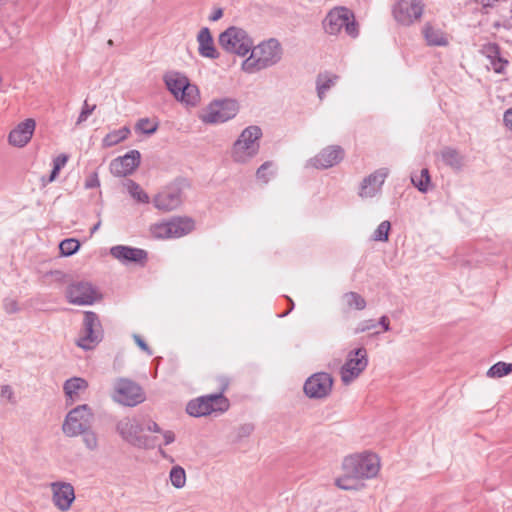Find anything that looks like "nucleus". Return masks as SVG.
Listing matches in <instances>:
<instances>
[{"mask_svg":"<svg viewBox=\"0 0 512 512\" xmlns=\"http://www.w3.org/2000/svg\"><path fill=\"white\" fill-rule=\"evenodd\" d=\"M228 408L229 401L224 395L211 394L191 400L187 404L186 411L193 417H201L212 412H225Z\"/></svg>","mask_w":512,"mask_h":512,"instance_id":"13","label":"nucleus"},{"mask_svg":"<svg viewBox=\"0 0 512 512\" xmlns=\"http://www.w3.org/2000/svg\"><path fill=\"white\" fill-rule=\"evenodd\" d=\"M133 339L135 343L139 346L141 350L146 352L149 356L153 354L152 350L149 348V346L146 344V342L141 338L140 335L134 334Z\"/></svg>","mask_w":512,"mask_h":512,"instance_id":"50","label":"nucleus"},{"mask_svg":"<svg viewBox=\"0 0 512 512\" xmlns=\"http://www.w3.org/2000/svg\"><path fill=\"white\" fill-rule=\"evenodd\" d=\"M274 166L275 165L272 161L264 162L256 171L257 179L267 184L275 174V171L273 170Z\"/></svg>","mask_w":512,"mask_h":512,"instance_id":"38","label":"nucleus"},{"mask_svg":"<svg viewBox=\"0 0 512 512\" xmlns=\"http://www.w3.org/2000/svg\"><path fill=\"white\" fill-rule=\"evenodd\" d=\"M96 108V105H92V106H89L87 104V101L84 102V105H83V108L80 112V115L77 119V124H80L84 121L87 120V118L93 113V111L95 110Z\"/></svg>","mask_w":512,"mask_h":512,"instance_id":"45","label":"nucleus"},{"mask_svg":"<svg viewBox=\"0 0 512 512\" xmlns=\"http://www.w3.org/2000/svg\"><path fill=\"white\" fill-rule=\"evenodd\" d=\"M144 427L137 418L124 417L116 423V431L130 445L140 449H153L160 446L157 437L142 435Z\"/></svg>","mask_w":512,"mask_h":512,"instance_id":"5","label":"nucleus"},{"mask_svg":"<svg viewBox=\"0 0 512 512\" xmlns=\"http://www.w3.org/2000/svg\"><path fill=\"white\" fill-rule=\"evenodd\" d=\"M68 159L69 156L67 154H60L53 159V169L50 176L47 179L44 177L42 178V184L44 186L56 180L60 170L66 165Z\"/></svg>","mask_w":512,"mask_h":512,"instance_id":"33","label":"nucleus"},{"mask_svg":"<svg viewBox=\"0 0 512 512\" xmlns=\"http://www.w3.org/2000/svg\"><path fill=\"white\" fill-rule=\"evenodd\" d=\"M288 300H289V302H290V304H291V308H290V310H292V309H293V307H294V302H293V301H292V299H290V298H288Z\"/></svg>","mask_w":512,"mask_h":512,"instance_id":"58","label":"nucleus"},{"mask_svg":"<svg viewBox=\"0 0 512 512\" xmlns=\"http://www.w3.org/2000/svg\"><path fill=\"white\" fill-rule=\"evenodd\" d=\"M146 429L153 433L160 434L162 432V429L160 428V426L154 421H149L146 425Z\"/></svg>","mask_w":512,"mask_h":512,"instance_id":"55","label":"nucleus"},{"mask_svg":"<svg viewBox=\"0 0 512 512\" xmlns=\"http://www.w3.org/2000/svg\"><path fill=\"white\" fill-rule=\"evenodd\" d=\"M422 33L429 46H447L449 44L446 33L430 23L424 25Z\"/></svg>","mask_w":512,"mask_h":512,"instance_id":"27","label":"nucleus"},{"mask_svg":"<svg viewBox=\"0 0 512 512\" xmlns=\"http://www.w3.org/2000/svg\"><path fill=\"white\" fill-rule=\"evenodd\" d=\"M423 10L421 0H400L393 8V15L399 24L409 26L421 18Z\"/></svg>","mask_w":512,"mask_h":512,"instance_id":"17","label":"nucleus"},{"mask_svg":"<svg viewBox=\"0 0 512 512\" xmlns=\"http://www.w3.org/2000/svg\"><path fill=\"white\" fill-rule=\"evenodd\" d=\"M443 163L455 171H460L464 165V156L452 147H444L440 152Z\"/></svg>","mask_w":512,"mask_h":512,"instance_id":"28","label":"nucleus"},{"mask_svg":"<svg viewBox=\"0 0 512 512\" xmlns=\"http://www.w3.org/2000/svg\"><path fill=\"white\" fill-rule=\"evenodd\" d=\"M379 324L382 326L384 331H389L390 330V321H389V318L386 315H383L379 319Z\"/></svg>","mask_w":512,"mask_h":512,"instance_id":"57","label":"nucleus"},{"mask_svg":"<svg viewBox=\"0 0 512 512\" xmlns=\"http://www.w3.org/2000/svg\"><path fill=\"white\" fill-rule=\"evenodd\" d=\"M164 83L176 100L186 106L195 107L200 103V91L188 77L178 71H169L163 77Z\"/></svg>","mask_w":512,"mask_h":512,"instance_id":"2","label":"nucleus"},{"mask_svg":"<svg viewBox=\"0 0 512 512\" xmlns=\"http://www.w3.org/2000/svg\"><path fill=\"white\" fill-rule=\"evenodd\" d=\"M110 254L123 264H143L147 260V252L145 250L124 245L111 247Z\"/></svg>","mask_w":512,"mask_h":512,"instance_id":"24","label":"nucleus"},{"mask_svg":"<svg viewBox=\"0 0 512 512\" xmlns=\"http://www.w3.org/2000/svg\"><path fill=\"white\" fill-rule=\"evenodd\" d=\"M135 129L144 134H153L158 129V123H153L149 118H141L135 126Z\"/></svg>","mask_w":512,"mask_h":512,"instance_id":"42","label":"nucleus"},{"mask_svg":"<svg viewBox=\"0 0 512 512\" xmlns=\"http://www.w3.org/2000/svg\"><path fill=\"white\" fill-rule=\"evenodd\" d=\"M332 386V376L326 372H318L305 381L303 389L309 398L322 399L330 394Z\"/></svg>","mask_w":512,"mask_h":512,"instance_id":"18","label":"nucleus"},{"mask_svg":"<svg viewBox=\"0 0 512 512\" xmlns=\"http://www.w3.org/2000/svg\"><path fill=\"white\" fill-rule=\"evenodd\" d=\"M216 381L218 382V388L219 391L217 394L223 395L224 392L228 389L230 384V379L227 376L221 375L216 378Z\"/></svg>","mask_w":512,"mask_h":512,"instance_id":"48","label":"nucleus"},{"mask_svg":"<svg viewBox=\"0 0 512 512\" xmlns=\"http://www.w3.org/2000/svg\"><path fill=\"white\" fill-rule=\"evenodd\" d=\"M376 327V323L374 320L372 319H369V320H364V321H361L357 328H356V333H362V332H366L368 330H371L373 328Z\"/></svg>","mask_w":512,"mask_h":512,"instance_id":"47","label":"nucleus"},{"mask_svg":"<svg viewBox=\"0 0 512 512\" xmlns=\"http://www.w3.org/2000/svg\"><path fill=\"white\" fill-rule=\"evenodd\" d=\"M198 52L202 57L209 59H217L219 57V53L216 50L213 42V38L209 28L203 27L198 35Z\"/></svg>","mask_w":512,"mask_h":512,"instance_id":"26","label":"nucleus"},{"mask_svg":"<svg viewBox=\"0 0 512 512\" xmlns=\"http://www.w3.org/2000/svg\"><path fill=\"white\" fill-rule=\"evenodd\" d=\"M194 227L195 222L190 217H172L151 225L150 233L156 239L179 238L192 232Z\"/></svg>","mask_w":512,"mask_h":512,"instance_id":"7","label":"nucleus"},{"mask_svg":"<svg viewBox=\"0 0 512 512\" xmlns=\"http://www.w3.org/2000/svg\"><path fill=\"white\" fill-rule=\"evenodd\" d=\"M4 309L7 313H16L19 310L18 303L14 299H5L3 303Z\"/></svg>","mask_w":512,"mask_h":512,"instance_id":"49","label":"nucleus"},{"mask_svg":"<svg viewBox=\"0 0 512 512\" xmlns=\"http://www.w3.org/2000/svg\"><path fill=\"white\" fill-rule=\"evenodd\" d=\"M141 155L138 150H131L124 156L118 157L111 161L110 171L118 177L132 174L140 164Z\"/></svg>","mask_w":512,"mask_h":512,"instance_id":"22","label":"nucleus"},{"mask_svg":"<svg viewBox=\"0 0 512 512\" xmlns=\"http://www.w3.org/2000/svg\"><path fill=\"white\" fill-rule=\"evenodd\" d=\"M391 229V224L389 221L385 220L381 222L377 229L373 233V240L379 242H387L389 239V231Z\"/></svg>","mask_w":512,"mask_h":512,"instance_id":"41","label":"nucleus"},{"mask_svg":"<svg viewBox=\"0 0 512 512\" xmlns=\"http://www.w3.org/2000/svg\"><path fill=\"white\" fill-rule=\"evenodd\" d=\"M79 248H80V243L78 240H76L74 238L65 239L59 244L60 252L64 256L73 255L74 253H76L78 251Z\"/></svg>","mask_w":512,"mask_h":512,"instance_id":"39","label":"nucleus"},{"mask_svg":"<svg viewBox=\"0 0 512 512\" xmlns=\"http://www.w3.org/2000/svg\"><path fill=\"white\" fill-rule=\"evenodd\" d=\"M127 189L130 195L140 203H149L148 194L140 187L139 184L134 182L133 180L127 181Z\"/></svg>","mask_w":512,"mask_h":512,"instance_id":"34","label":"nucleus"},{"mask_svg":"<svg viewBox=\"0 0 512 512\" xmlns=\"http://www.w3.org/2000/svg\"><path fill=\"white\" fill-rule=\"evenodd\" d=\"M238 110V103L233 99L214 100L202 110L199 117L206 124L224 123L234 118Z\"/></svg>","mask_w":512,"mask_h":512,"instance_id":"11","label":"nucleus"},{"mask_svg":"<svg viewBox=\"0 0 512 512\" xmlns=\"http://www.w3.org/2000/svg\"><path fill=\"white\" fill-rule=\"evenodd\" d=\"M188 186L184 179H178L164 187L153 198V205L162 212H170L181 206L184 189Z\"/></svg>","mask_w":512,"mask_h":512,"instance_id":"9","label":"nucleus"},{"mask_svg":"<svg viewBox=\"0 0 512 512\" xmlns=\"http://www.w3.org/2000/svg\"><path fill=\"white\" fill-rule=\"evenodd\" d=\"M380 469V461L376 454L363 452L346 456L342 462V470L358 480L375 477Z\"/></svg>","mask_w":512,"mask_h":512,"instance_id":"4","label":"nucleus"},{"mask_svg":"<svg viewBox=\"0 0 512 512\" xmlns=\"http://www.w3.org/2000/svg\"><path fill=\"white\" fill-rule=\"evenodd\" d=\"M323 26L326 33L337 35L342 29L348 36L356 38L359 35L358 24L354 14L346 7H335L325 17Z\"/></svg>","mask_w":512,"mask_h":512,"instance_id":"6","label":"nucleus"},{"mask_svg":"<svg viewBox=\"0 0 512 512\" xmlns=\"http://www.w3.org/2000/svg\"><path fill=\"white\" fill-rule=\"evenodd\" d=\"M169 478L171 484L177 489L183 488L186 484V473L181 466L172 467Z\"/></svg>","mask_w":512,"mask_h":512,"instance_id":"35","label":"nucleus"},{"mask_svg":"<svg viewBox=\"0 0 512 512\" xmlns=\"http://www.w3.org/2000/svg\"><path fill=\"white\" fill-rule=\"evenodd\" d=\"M356 478L349 476L347 473L344 472V474L337 478L335 481V484L337 487L343 490H357L359 485L357 483Z\"/></svg>","mask_w":512,"mask_h":512,"instance_id":"40","label":"nucleus"},{"mask_svg":"<svg viewBox=\"0 0 512 512\" xmlns=\"http://www.w3.org/2000/svg\"><path fill=\"white\" fill-rule=\"evenodd\" d=\"M338 80L337 75H333L330 73H320L317 76L316 80V88H317V94L320 100H322L325 97L326 92L333 87Z\"/></svg>","mask_w":512,"mask_h":512,"instance_id":"29","label":"nucleus"},{"mask_svg":"<svg viewBox=\"0 0 512 512\" xmlns=\"http://www.w3.org/2000/svg\"><path fill=\"white\" fill-rule=\"evenodd\" d=\"M163 437V443L164 445H169L175 441V434L171 430H162L160 433Z\"/></svg>","mask_w":512,"mask_h":512,"instance_id":"52","label":"nucleus"},{"mask_svg":"<svg viewBox=\"0 0 512 512\" xmlns=\"http://www.w3.org/2000/svg\"><path fill=\"white\" fill-rule=\"evenodd\" d=\"M102 336L103 330L98 315L95 312L86 311L77 345L85 350L93 349L102 340Z\"/></svg>","mask_w":512,"mask_h":512,"instance_id":"15","label":"nucleus"},{"mask_svg":"<svg viewBox=\"0 0 512 512\" xmlns=\"http://www.w3.org/2000/svg\"><path fill=\"white\" fill-rule=\"evenodd\" d=\"M251 54L242 63V70L248 74L259 72L276 65L282 58L283 50L277 39L271 38L251 48Z\"/></svg>","mask_w":512,"mask_h":512,"instance_id":"1","label":"nucleus"},{"mask_svg":"<svg viewBox=\"0 0 512 512\" xmlns=\"http://www.w3.org/2000/svg\"><path fill=\"white\" fill-rule=\"evenodd\" d=\"M388 174L389 170L387 168H380L365 177L359 187V196L361 198H372L379 194Z\"/></svg>","mask_w":512,"mask_h":512,"instance_id":"21","label":"nucleus"},{"mask_svg":"<svg viewBox=\"0 0 512 512\" xmlns=\"http://www.w3.org/2000/svg\"><path fill=\"white\" fill-rule=\"evenodd\" d=\"M88 388V382L81 377H73L65 381L63 390L69 404H73L81 399L83 393Z\"/></svg>","mask_w":512,"mask_h":512,"instance_id":"25","label":"nucleus"},{"mask_svg":"<svg viewBox=\"0 0 512 512\" xmlns=\"http://www.w3.org/2000/svg\"><path fill=\"white\" fill-rule=\"evenodd\" d=\"M98 226H99V224H97V225L93 228V230L98 229Z\"/></svg>","mask_w":512,"mask_h":512,"instance_id":"59","label":"nucleus"},{"mask_svg":"<svg viewBox=\"0 0 512 512\" xmlns=\"http://www.w3.org/2000/svg\"><path fill=\"white\" fill-rule=\"evenodd\" d=\"M490 65H491L492 69L494 70V72L500 74V73L504 72L506 66L508 65V61L503 59L500 55L497 58L492 59L490 61Z\"/></svg>","mask_w":512,"mask_h":512,"instance_id":"43","label":"nucleus"},{"mask_svg":"<svg viewBox=\"0 0 512 512\" xmlns=\"http://www.w3.org/2000/svg\"><path fill=\"white\" fill-rule=\"evenodd\" d=\"M112 399L128 407H134L145 401L142 387L128 378H118L113 384Z\"/></svg>","mask_w":512,"mask_h":512,"instance_id":"10","label":"nucleus"},{"mask_svg":"<svg viewBox=\"0 0 512 512\" xmlns=\"http://www.w3.org/2000/svg\"><path fill=\"white\" fill-rule=\"evenodd\" d=\"M503 121L505 126L512 131V107L505 111Z\"/></svg>","mask_w":512,"mask_h":512,"instance_id":"54","label":"nucleus"},{"mask_svg":"<svg viewBox=\"0 0 512 512\" xmlns=\"http://www.w3.org/2000/svg\"><path fill=\"white\" fill-rule=\"evenodd\" d=\"M223 16V10L221 8L215 9L209 16L210 21H218Z\"/></svg>","mask_w":512,"mask_h":512,"instance_id":"56","label":"nucleus"},{"mask_svg":"<svg viewBox=\"0 0 512 512\" xmlns=\"http://www.w3.org/2000/svg\"><path fill=\"white\" fill-rule=\"evenodd\" d=\"M254 430V426L252 424H245L242 425L238 430L239 437H247L249 436Z\"/></svg>","mask_w":512,"mask_h":512,"instance_id":"53","label":"nucleus"},{"mask_svg":"<svg viewBox=\"0 0 512 512\" xmlns=\"http://www.w3.org/2000/svg\"><path fill=\"white\" fill-rule=\"evenodd\" d=\"M93 413L87 404L79 405L69 411L62 424V431L67 437H77L91 427Z\"/></svg>","mask_w":512,"mask_h":512,"instance_id":"12","label":"nucleus"},{"mask_svg":"<svg viewBox=\"0 0 512 512\" xmlns=\"http://www.w3.org/2000/svg\"><path fill=\"white\" fill-rule=\"evenodd\" d=\"M219 45L229 53L245 56L250 52L253 40L244 29L231 26L219 35Z\"/></svg>","mask_w":512,"mask_h":512,"instance_id":"8","label":"nucleus"},{"mask_svg":"<svg viewBox=\"0 0 512 512\" xmlns=\"http://www.w3.org/2000/svg\"><path fill=\"white\" fill-rule=\"evenodd\" d=\"M36 128V122L32 118H28L20 122L8 134V143L17 148L25 147L31 140Z\"/></svg>","mask_w":512,"mask_h":512,"instance_id":"23","label":"nucleus"},{"mask_svg":"<svg viewBox=\"0 0 512 512\" xmlns=\"http://www.w3.org/2000/svg\"><path fill=\"white\" fill-rule=\"evenodd\" d=\"M66 298L74 305H92L101 300L100 291L88 281H75L66 288Z\"/></svg>","mask_w":512,"mask_h":512,"instance_id":"14","label":"nucleus"},{"mask_svg":"<svg viewBox=\"0 0 512 512\" xmlns=\"http://www.w3.org/2000/svg\"><path fill=\"white\" fill-rule=\"evenodd\" d=\"M261 137L262 130L259 126L246 127L232 146V160L241 164L249 162L259 152Z\"/></svg>","mask_w":512,"mask_h":512,"instance_id":"3","label":"nucleus"},{"mask_svg":"<svg viewBox=\"0 0 512 512\" xmlns=\"http://www.w3.org/2000/svg\"><path fill=\"white\" fill-rule=\"evenodd\" d=\"M130 134V129L126 126L108 133L103 139L105 147H112L125 140Z\"/></svg>","mask_w":512,"mask_h":512,"instance_id":"31","label":"nucleus"},{"mask_svg":"<svg viewBox=\"0 0 512 512\" xmlns=\"http://www.w3.org/2000/svg\"><path fill=\"white\" fill-rule=\"evenodd\" d=\"M100 185L97 173H92L85 182V187L87 189H93Z\"/></svg>","mask_w":512,"mask_h":512,"instance_id":"51","label":"nucleus"},{"mask_svg":"<svg viewBox=\"0 0 512 512\" xmlns=\"http://www.w3.org/2000/svg\"><path fill=\"white\" fill-rule=\"evenodd\" d=\"M368 365L367 351L364 347L357 348L348 353L346 362L341 367V380L350 384L366 369Z\"/></svg>","mask_w":512,"mask_h":512,"instance_id":"16","label":"nucleus"},{"mask_svg":"<svg viewBox=\"0 0 512 512\" xmlns=\"http://www.w3.org/2000/svg\"><path fill=\"white\" fill-rule=\"evenodd\" d=\"M0 396L6 398L8 402L14 404L16 402L14 391L10 385H3L0 390Z\"/></svg>","mask_w":512,"mask_h":512,"instance_id":"46","label":"nucleus"},{"mask_svg":"<svg viewBox=\"0 0 512 512\" xmlns=\"http://www.w3.org/2000/svg\"><path fill=\"white\" fill-rule=\"evenodd\" d=\"M50 488L54 506L62 512L68 511L75 500L73 485L68 482L56 481L50 484Z\"/></svg>","mask_w":512,"mask_h":512,"instance_id":"19","label":"nucleus"},{"mask_svg":"<svg viewBox=\"0 0 512 512\" xmlns=\"http://www.w3.org/2000/svg\"><path fill=\"white\" fill-rule=\"evenodd\" d=\"M344 150L338 145L327 146L309 160V164L317 169H327L337 165L344 158Z\"/></svg>","mask_w":512,"mask_h":512,"instance_id":"20","label":"nucleus"},{"mask_svg":"<svg viewBox=\"0 0 512 512\" xmlns=\"http://www.w3.org/2000/svg\"><path fill=\"white\" fill-rule=\"evenodd\" d=\"M512 372V364L505 362H497L487 371L490 378H500Z\"/></svg>","mask_w":512,"mask_h":512,"instance_id":"36","label":"nucleus"},{"mask_svg":"<svg viewBox=\"0 0 512 512\" xmlns=\"http://www.w3.org/2000/svg\"><path fill=\"white\" fill-rule=\"evenodd\" d=\"M342 300L348 309L364 310L366 308V300L357 292L345 293Z\"/></svg>","mask_w":512,"mask_h":512,"instance_id":"32","label":"nucleus"},{"mask_svg":"<svg viewBox=\"0 0 512 512\" xmlns=\"http://www.w3.org/2000/svg\"><path fill=\"white\" fill-rule=\"evenodd\" d=\"M411 182L420 192H428L431 188L429 170L427 168H423L419 174H413L411 176Z\"/></svg>","mask_w":512,"mask_h":512,"instance_id":"30","label":"nucleus"},{"mask_svg":"<svg viewBox=\"0 0 512 512\" xmlns=\"http://www.w3.org/2000/svg\"><path fill=\"white\" fill-rule=\"evenodd\" d=\"M484 53L486 57L491 61L492 59L497 58L500 56V49L499 46L495 43L488 44L484 47Z\"/></svg>","mask_w":512,"mask_h":512,"instance_id":"44","label":"nucleus"},{"mask_svg":"<svg viewBox=\"0 0 512 512\" xmlns=\"http://www.w3.org/2000/svg\"><path fill=\"white\" fill-rule=\"evenodd\" d=\"M80 435L82 436V441L87 450L96 451L98 449V447H99L98 436H97L96 432L91 429V427L86 429L84 432L80 433Z\"/></svg>","mask_w":512,"mask_h":512,"instance_id":"37","label":"nucleus"}]
</instances>
